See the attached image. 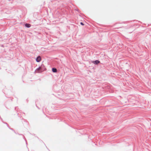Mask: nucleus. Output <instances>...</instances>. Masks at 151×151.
Returning a JSON list of instances; mask_svg holds the SVG:
<instances>
[{
    "label": "nucleus",
    "mask_w": 151,
    "mask_h": 151,
    "mask_svg": "<svg viewBox=\"0 0 151 151\" xmlns=\"http://www.w3.org/2000/svg\"><path fill=\"white\" fill-rule=\"evenodd\" d=\"M45 69L44 66L42 65L40 67L36 70L35 72L37 73H41L45 70Z\"/></svg>",
    "instance_id": "obj_1"
},
{
    "label": "nucleus",
    "mask_w": 151,
    "mask_h": 151,
    "mask_svg": "<svg viewBox=\"0 0 151 151\" xmlns=\"http://www.w3.org/2000/svg\"><path fill=\"white\" fill-rule=\"evenodd\" d=\"M41 57L40 56H38L37 58L36 59V61L38 62H40L41 61Z\"/></svg>",
    "instance_id": "obj_2"
},
{
    "label": "nucleus",
    "mask_w": 151,
    "mask_h": 151,
    "mask_svg": "<svg viewBox=\"0 0 151 151\" xmlns=\"http://www.w3.org/2000/svg\"><path fill=\"white\" fill-rule=\"evenodd\" d=\"M100 62L98 60H96L95 61H94L93 62V63H94L95 64H98Z\"/></svg>",
    "instance_id": "obj_3"
},
{
    "label": "nucleus",
    "mask_w": 151,
    "mask_h": 151,
    "mask_svg": "<svg viewBox=\"0 0 151 151\" xmlns=\"http://www.w3.org/2000/svg\"><path fill=\"white\" fill-rule=\"evenodd\" d=\"M25 26L26 27L29 28L30 27L31 25L29 24H25Z\"/></svg>",
    "instance_id": "obj_4"
},
{
    "label": "nucleus",
    "mask_w": 151,
    "mask_h": 151,
    "mask_svg": "<svg viewBox=\"0 0 151 151\" xmlns=\"http://www.w3.org/2000/svg\"><path fill=\"white\" fill-rule=\"evenodd\" d=\"M52 71L53 72H56L57 71V70L56 68H52Z\"/></svg>",
    "instance_id": "obj_5"
},
{
    "label": "nucleus",
    "mask_w": 151,
    "mask_h": 151,
    "mask_svg": "<svg viewBox=\"0 0 151 151\" xmlns=\"http://www.w3.org/2000/svg\"><path fill=\"white\" fill-rule=\"evenodd\" d=\"M81 24L82 25H84V24H83V23L82 22H81Z\"/></svg>",
    "instance_id": "obj_6"
}]
</instances>
